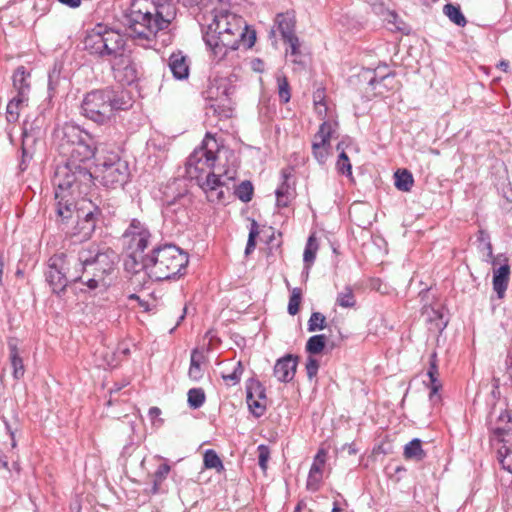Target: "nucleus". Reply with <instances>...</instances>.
Listing matches in <instances>:
<instances>
[{
	"label": "nucleus",
	"mask_w": 512,
	"mask_h": 512,
	"mask_svg": "<svg viewBox=\"0 0 512 512\" xmlns=\"http://www.w3.org/2000/svg\"><path fill=\"white\" fill-rule=\"evenodd\" d=\"M118 262L117 253L105 244L89 243L77 251L51 256L45 272L46 281L55 294L64 292L69 282H81L89 290L106 286Z\"/></svg>",
	"instance_id": "nucleus-1"
},
{
	"label": "nucleus",
	"mask_w": 512,
	"mask_h": 512,
	"mask_svg": "<svg viewBox=\"0 0 512 512\" xmlns=\"http://www.w3.org/2000/svg\"><path fill=\"white\" fill-rule=\"evenodd\" d=\"M96 148L92 138L60 153L65 160L56 166L53 185L55 187L56 214L69 218L75 210V192L81 186L88 187L94 179L91 172Z\"/></svg>",
	"instance_id": "nucleus-2"
},
{
	"label": "nucleus",
	"mask_w": 512,
	"mask_h": 512,
	"mask_svg": "<svg viewBox=\"0 0 512 512\" xmlns=\"http://www.w3.org/2000/svg\"><path fill=\"white\" fill-rule=\"evenodd\" d=\"M176 17L175 5L167 0H133L128 16L130 35L150 43Z\"/></svg>",
	"instance_id": "nucleus-3"
},
{
	"label": "nucleus",
	"mask_w": 512,
	"mask_h": 512,
	"mask_svg": "<svg viewBox=\"0 0 512 512\" xmlns=\"http://www.w3.org/2000/svg\"><path fill=\"white\" fill-rule=\"evenodd\" d=\"M188 262L187 253L167 244L154 248L151 255L140 256L137 269L146 270L149 277L156 281H164L183 275Z\"/></svg>",
	"instance_id": "nucleus-4"
},
{
	"label": "nucleus",
	"mask_w": 512,
	"mask_h": 512,
	"mask_svg": "<svg viewBox=\"0 0 512 512\" xmlns=\"http://www.w3.org/2000/svg\"><path fill=\"white\" fill-rule=\"evenodd\" d=\"M131 105V99L125 92L106 88L87 93L81 109L86 118L105 124L112 119L115 111L126 110Z\"/></svg>",
	"instance_id": "nucleus-5"
},
{
	"label": "nucleus",
	"mask_w": 512,
	"mask_h": 512,
	"mask_svg": "<svg viewBox=\"0 0 512 512\" xmlns=\"http://www.w3.org/2000/svg\"><path fill=\"white\" fill-rule=\"evenodd\" d=\"M229 29L220 36H208V47L216 62L223 60L229 51H234L240 45L251 48L256 41V32L249 29L240 16L231 17Z\"/></svg>",
	"instance_id": "nucleus-6"
},
{
	"label": "nucleus",
	"mask_w": 512,
	"mask_h": 512,
	"mask_svg": "<svg viewBox=\"0 0 512 512\" xmlns=\"http://www.w3.org/2000/svg\"><path fill=\"white\" fill-rule=\"evenodd\" d=\"M84 49L90 54L114 60L124 53L125 38L105 24H97L86 32Z\"/></svg>",
	"instance_id": "nucleus-7"
},
{
	"label": "nucleus",
	"mask_w": 512,
	"mask_h": 512,
	"mask_svg": "<svg viewBox=\"0 0 512 512\" xmlns=\"http://www.w3.org/2000/svg\"><path fill=\"white\" fill-rule=\"evenodd\" d=\"M84 49L90 54L114 60L124 53L125 38L105 24H97L86 32Z\"/></svg>",
	"instance_id": "nucleus-8"
},
{
	"label": "nucleus",
	"mask_w": 512,
	"mask_h": 512,
	"mask_svg": "<svg viewBox=\"0 0 512 512\" xmlns=\"http://www.w3.org/2000/svg\"><path fill=\"white\" fill-rule=\"evenodd\" d=\"M492 442L497 449V459L501 467L512 473V416L502 411L494 421L490 419Z\"/></svg>",
	"instance_id": "nucleus-9"
},
{
	"label": "nucleus",
	"mask_w": 512,
	"mask_h": 512,
	"mask_svg": "<svg viewBox=\"0 0 512 512\" xmlns=\"http://www.w3.org/2000/svg\"><path fill=\"white\" fill-rule=\"evenodd\" d=\"M207 109L219 118H230L233 114L232 94L234 87L227 78L214 80L207 90Z\"/></svg>",
	"instance_id": "nucleus-10"
},
{
	"label": "nucleus",
	"mask_w": 512,
	"mask_h": 512,
	"mask_svg": "<svg viewBox=\"0 0 512 512\" xmlns=\"http://www.w3.org/2000/svg\"><path fill=\"white\" fill-rule=\"evenodd\" d=\"M129 168L117 154H110L96 166L94 178L110 189L122 187L128 180Z\"/></svg>",
	"instance_id": "nucleus-11"
},
{
	"label": "nucleus",
	"mask_w": 512,
	"mask_h": 512,
	"mask_svg": "<svg viewBox=\"0 0 512 512\" xmlns=\"http://www.w3.org/2000/svg\"><path fill=\"white\" fill-rule=\"evenodd\" d=\"M101 211L90 200L75 202V210L71 217L62 218L57 214L58 219L63 224H68L74 217L77 219L74 235L81 236L82 239H89L95 231L97 221Z\"/></svg>",
	"instance_id": "nucleus-12"
},
{
	"label": "nucleus",
	"mask_w": 512,
	"mask_h": 512,
	"mask_svg": "<svg viewBox=\"0 0 512 512\" xmlns=\"http://www.w3.org/2000/svg\"><path fill=\"white\" fill-rule=\"evenodd\" d=\"M218 149L216 139L207 133L202 145L196 148L188 157L186 168L191 177H198L214 167L216 161L215 151Z\"/></svg>",
	"instance_id": "nucleus-13"
},
{
	"label": "nucleus",
	"mask_w": 512,
	"mask_h": 512,
	"mask_svg": "<svg viewBox=\"0 0 512 512\" xmlns=\"http://www.w3.org/2000/svg\"><path fill=\"white\" fill-rule=\"evenodd\" d=\"M123 237L129 240L130 248L134 249L133 253L130 255L132 265L130 266V261L127 260L125 266L127 269L132 268L134 272H138V260H140V256H143L142 253L151 242V233L142 222L137 219H132Z\"/></svg>",
	"instance_id": "nucleus-14"
},
{
	"label": "nucleus",
	"mask_w": 512,
	"mask_h": 512,
	"mask_svg": "<svg viewBox=\"0 0 512 512\" xmlns=\"http://www.w3.org/2000/svg\"><path fill=\"white\" fill-rule=\"evenodd\" d=\"M235 175V170H226L223 174L208 173L206 180L201 184L208 201L221 202L225 198L224 186L227 185V181H233Z\"/></svg>",
	"instance_id": "nucleus-15"
},
{
	"label": "nucleus",
	"mask_w": 512,
	"mask_h": 512,
	"mask_svg": "<svg viewBox=\"0 0 512 512\" xmlns=\"http://www.w3.org/2000/svg\"><path fill=\"white\" fill-rule=\"evenodd\" d=\"M112 69L115 78L123 84H132L138 78L137 63L124 53L113 60Z\"/></svg>",
	"instance_id": "nucleus-16"
},
{
	"label": "nucleus",
	"mask_w": 512,
	"mask_h": 512,
	"mask_svg": "<svg viewBox=\"0 0 512 512\" xmlns=\"http://www.w3.org/2000/svg\"><path fill=\"white\" fill-rule=\"evenodd\" d=\"M58 137L60 139L59 149L60 153H66V150L83 143L91 137L83 132L78 126L73 124H64L59 131Z\"/></svg>",
	"instance_id": "nucleus-17"
},
{
	"label": "nucleus",
	"mask_w": 512,
	"mask_h": 512,
	"mask_svg": "<svg viewBox=\"0 0 512 512\" xmlns=\"http://www.w3.org/2000/svg\"><path fill=\"white\" fill-rule=\"evenodd\" d=\"M236 14L228 11H220L215 13L212 22L208 24L206 31L204 32L203 39L208 46V36H220V33L226 32L228 26L231 24L230 18L236 17Z\"/></svg>",
	"instance_id": "nucleus-18"
},
{
	"label": "nucleus",
	"mask_w": 512,
	"mask_h": 512,
	"mask_svg": "<svg viewBox=\"0 0 512 512\" xmlns=\"http://www.w3.org/2000/svg\"><path fill=\"white\" fill-rule=\"evenodd\" d=\"M298 358L288 354L277 360L274 366V375L280 382H290L296 373Z\"/></svg>",
	"instance_id": "nucleus-19"
},
{
	"label": "nucleus",
	"mask_w": 512,
	"mask_h": 512,
	"mask_svg": "<svg viewBox=\"0 0 512 512\" xmlns=\"http://www.w3.org/2000/svg\"><path fill=\"white\" fill-rule=\"evenodd\" d=\"M326 461V452L319 450L314 457V461L311 465L308 479L307 488L312 491H316L319 488V484L322 480V471Z\"/></svg>",
	"instance_id": "nucleus-20"
},
{
	"label": "nucleus",
	"mask_w": 512,
	"mask_h": 512,
	"mask_svg": "<svg viewBox=\"0 0 512 512\" xmlns=\"http://www.w3.org/2000/svg\"><path fill=\"white\" fill-rule=\"evenodd\" d=\"M168 66L174 78L183 80L189 76L188 58L182 51L173 52L168 59Z\"/></svg>",
	"instance_id": "nucleus-21"
},
{
	"label": "nucleus",
	"mask_w": 512,
	"mask_h": 512,
	"mask_svg": "<svg viewBox=\"0 0 512 512\" xmlns=\"http://www.w3.org/2000/svg\"><path fill=\"white\" fill-rule=\"evenodd\" d=\"M436 358V353H433L430 357V366L427 371V376L429 377L430 380V383L428 385V387L430 388L429 399L434 404L440 401V395L438 394V392L442 388V384L438 379L439 371L436 364Z\"/></svg>",
	"instance_id": "nucleus-22"
},
{
	"label": "nucleus",
	"mask_w": 512,
	"mask_h": 512,
	"mask_svg": "<svg viewBox=\"0 0 512 512\" xmlns=\"http://www.w3.org/2000/svg\"><path fill=\"white\" fill-rule=\"evenodd\" d=\"M507 262V259H504ZM510 276V266L504 263L493 271V289L497 293L499 299L505 295Z\"/></svg>",
	"instance_id": "nucleus-23"
},
{
	"label": "nucleus",
	"mask_w": 512,
	"mask_h": 512,
	"mask_svg": "<svg viewBox=\"0 0 512 512\" xmlns=\"http://www.w3.org/2000/svg\"><path fill=\"white\" fill-rule=\"evenodd\" d=\"M275 22L284 41L296 36V20L294 15L289 13H280L276 16Z\"/></svg>",
	"instance_id": "nucleus-24"
},
{
	"label": "nucleus",
	"mask_w": 512,
	"mask_h": 512,
	"mask_svg": "<svg viewBox=\"0 0 512 512\" xmlns=\"http://www.w3.org/2000/svg\"><path fill=\"white\" fill-rule=\"evenodd\" d=\"M477 248L482 253L483 260L492 265H496L497 259L500 257H494L490 236L484 230H479L477 234Z\"/></svg>",
	"instance_id": "nucleus-25"
},
{
	"label": "nucleus",
	"mask_w": 512,
	"mask_h": 512,
	"mask_svg": "<svg viewBox=\"0 0 512 512\" xmlns=\"http://www.w3.org/2000/svg\"><path fill=\"white\" fill-rule=\"evenodd\" d=\"M9 358L13 369V377L16 380L21 379L24 376L25 368L23 360L19 355L16 340L10 339L8 341Z\"/></svg>",
	"instance_id": "nucleus-26"
},
{
	"label": "nucleus",
	"mask_w": 512,
	"mask_h": 512,
	"mask_svg": "<svg viewBox=\"0 0 512 512\" xmlns=\"http://www.w3.org/2000/svg\"><path fill=\"white\" fill-rule=\"evenodd\" d=\"M28 98H24L23 94L21 96H14L8 103L6 108V119L10 123H15L18 121L20 116V110L27 105Z\"/></svg>",
	"instance_id": "nucleus-27"
},
{
	"label": "nucleus",
	"mask_w": 512,
	"mask_h": 512,
	"mask_svg": "<svg viewBox=\"0 0 512 512\" xmlns=\"http://www.w3.org/2000/svg\"><path fill=\"white\" fill-rule=\"evenodd\" d=\"M29 73L26 72L23 66L18 67L13 74V86L17 90V96L23 94L24 98H28L30 85L27 82Z\"/></svg>",
	"instance_id": "nucleus-28"
},
{
	"label": "nucleus",
	"mask_w": 512,
	"mask_h": 512,
	"mask_svg": "<svg viewBox=\"0 0 512 512\" xmlns=\"http://www.w3.org/2000/svg\"><path fill=\"white\" fill-rule=\"evenodd\" d=\"M204 360L203 354L198 350L194 349L190 356V367L188 370V376L193 381H199L203 377V369L201 367Z\"/></svg>",
	"instance_id": "nucleus-29"
},
{
	"label": "nucleus",
	"mask_w": 512,
	"mask_h": 512,
	"mask_svg": "<svg viewBox=\"0 0 512 512\" xmlns=\"http://www.w3.org/2000/svg\"><path fill=\"white\" fill-rule=\"evenodd\" d=\"M403 454L406 459L416 461H421L426 456V453L422 449V442L418 438H414L405 445Z\"/></svg>",
	"instance_id": "nucleus-30"
},
{
	"label": "nucleus",
	"mask_w": 512,
	"mask_h": 512,
	"mask_svg": "<svg viewBox=\"0 0 512 512\" xmlns=\"http://www.w3.org/2000/svg\"><path fill=\"white\" fill-rule=\"evenodd\" d=\"M444 14L452 21L454 24L464 27L467 23V20L459 6H455L451 3H448L443 8Z\"/></svg>",
	"instance_id": "nucleus-31"
},
{
	"label": "nucleus",
	"mask_w": 512,
	"mask_h": 512,
	"mask_svg": "<svg viewBox=\"0 0 512 512\" xmlns=\"http://www.w3.org/2000/svg\"><path fill=\"white\" fill-rule=\"evenodd\" d=\"M413 183V176L409 171L402 170L395 173V186L397 189L408 192L411 190Z\"/></svg>",
	"instance_id": "nucleus-32"
},
{
	"label": "nucleus",
	"mask_w": 512,
	"mask_h": 512,
	"mask_svg": "<svg viewBox=\"0 0 512 512\" xmlns=\"http://www.w3.org/2000/svg\"><path fill=\"white\" fill-rule=\"evenodd\" d=\"M336 304L342 308H352L356 305L355 295L350 286H345L344 289L337 294Z\"/></svg>",
	"instance_id": "nucleus-33"
},
{
	"label": "nucleus",
	"mask_w": 512,
	"mask_h": 512,
	"mask_svg": "<svg viewBox=\"0 0 512 512\" xmlns=\"http://www.w3.org/2000/svg\"><path fill=\"white\" fill-rule=\"evenodd\" d=\"M317 250H318L317 240L313 235H311L307 240L304 254H303V261H304L305 267L307 269H309L310 266L312 265V263L314 262V260L316 258Z\"/></svg>",
	"instance_id": "nucleus-34"
},
{
	"label": "nucleus",
	"mask_w": 512,
	"mask_h": 512,
	"mask_svg": "<svg viewBox=\"0 0 512 512\" xmlns=\"http://www.w3.org/2000/svg\"><path fill=\"white\" fill-rule=\"evenodd\" d=\"M327 337L324 334L311 336L306 343V351L310 354L321 353L326 345Z\"/></svg>",
	"instance_id": "nucleus-35"
},
{
	"label": "nucleus",
	"mask_w": 512,
	"mask_h": 512,
	"mask_svg": "<svg viewBox=\"0 0 512 512\" xmlns=\"http://www.w3.org/2000/svg\"><path fill=\"white\" fill-rule=\"evenodd\" d=\"M204 466L207 469H215L217 472L224 470V465L218 454L213 449H208L203 457Z\"/></svg>",
	"instance_id": "nucleus-36"
},
{
	"label": "nucleus",
	"mask_w": 512,
	"mask_h": 512,
	"mask_svg": "<svg viewBox=\"0 0 512 512\" xmlns=\"http://www.w3.org/2000/svg\"><path fill=\"white\" fill-rule=\"evenodd\" d=\"M332 134V125L324 121L320 127L318 132L314 135L312 143H317L321 145H330V138Z\"/></svg>",
	"instance_id": "nucleus-37"
},
{
	"label": "nucleus",
	"mask_w": 512,
	"mask_h": 512,
	"mask_svg": "<svg viewBox=\"0 0 512 512\" xmlns=\"http://www.w3.org/2000/svg\"><path fill=\"white\" fill-rule=\"evenodd\" d=\"M251 397L266 400L265 388L259 381L253 379L247 383L246 387V398Z\"/></svg>",
	"instance_id": "nucleus-38"
},
{
	"label": "nucleus",
	"mask_w": 512,
	"mask_h": 512,
	"mask_svg": "<svg viewBox=\"0 0 512 512\" xmlns=\"http://www.w3.org/2000/svg\"><path fill=\"white\" fill-rule=\"evenodd\" d=\"M425 313L428 314V319L432 325L430 329L442 331L446 325L447 321L444 320L442 313L439 310L431 308L430 310L426 309Z\"/></svg>",
	"instance_id": "nucleus-39"
},
{
	"label": "nucleus",
	"mask_w": 512,
	"mask_h": 512,
	"mask_svg": "<svg viewBox=\"0 0 512 512\" xmlns=\"http://www.w3.org/2000/svg\"><path fill=\"white\" fill-rule=\"evenodd\" d=\"M285 42L287 44H289L288 51H289L290 55L294 57L292 59V61L296 64L303 65L304 64V60H303L304 55L302 54V52L300 50L301 45H300L299 38L297 36H295L293 38L286 40Z\"/></svg>",
	"instance_id": "nucleus-40"
},
{
	"label": "nucleus",
	"mask_w": 512,
	"mask_h": 512,
	"mask_svg": "<svg viewBox=\"0 0 512 512\" xmlns=\"http://www.w3.org/2000/svg\"><path fill=\"white\" fill-rule=\"evenodd\" d=\"M35 143L33 135L29 134L27 128L24 127L22 134V158L23 162L26 158L31 159L33 155L32 145Z\"/></svg>",
	"instance_id": "nucleus-41"
},
{
	"label": "nucleus",
	"mask_w": 512,
	"mask_h": 512,
	"mask_svg": "<svg viewBox=\"0 0 512 512\" xmlns=\"http://www.w3.org/2000/svg\"><path fill=\"white\" fill-rule=\"evenodd\" d=\"M235 195L242 202H249L253 196V185L250 181H243L235 189Z\"/></svg>",
	"instance_id": "nucleus-42"
},
{
	"label": "nucleus",
	"mask_w": 512,
	"mask_h": 512,
	"mask_svg": "<svg viewBox=\"0 0 512 512\" xmlns=\"http://www.w3.org/2000/svg\"><path fill=\"white\" fill-rule=\"evenodd\" d=\"M205 402V393L201 388H192L188 391V404L191 408H200Z\"/></svg>",
	"instance_id": "nucleus-43"
},
{
	"label": "nucleus",
	"mask_w": 512,
	"mask_h": 512,
	"mask_svg": "<svg viewBox=\"0 0 512 512\" xmlns=\"http://www.w3.org/2000/svg\"><path fill=\"white\" fill-rule=\"evenodd\" d=\"M337 150H341L338 160H337V164H336L338 171L342 174L351 175L352 174L351 163H350V160H349L347 154L342 149V143H339L337 145Z\"/></svg>",
	"instance_id": "nucleus-44"
},
{
	"label": "nucleus",
	"mask_w": 512,
	"mask_h": 512,
	"mask_svg": "<svg viewBox=\"0 0 512 512\" xmlns=\"http://www.w3.org/2000/svg\"><path fill=\"white\" fill-rule=\"evenodd\" d=\"M326 327V317L320 312H313L308 320L307 330L314 332Z\"/></svg>",
	"instance_id": "nucleus-45"
},
{
	"label": "nucleus",
	"mask_w": 512,
	"mask_h": 512,
	"mask_svg": "<svg viewBox=\"0 0 512 512\" xmlns=\"http://www.w3.org/2000/svg\"><path fill=\"white\" fill-rule=\"evenodd\" d=\"M278 96L282 103H288L291 98L290 85L285 76L277 77Z\"/></svg>",
	"instance_id": "nucleus-46"
},
{
	"label": "nucleus",
	"mask_w": 512,
	"mask_h": 512,
	"mask_svg": "<svg viewBox=\"0 0 512 512\" xmlns=\"http://www.w3.org/2000/svg\"><path fill=\"white\" fill-rule=\"evenodd\" d=\"M301 298H302L301 289L300 288H294L292 290L291 295H290L289 303H288V307H287L288 313L290 315L294 316V315H296L299 312Z\"/></svg>",
	"instance_id": "nucleus-47"
},
{
	"label": "nucleus",
	"mask_w": 512,
	"mask_h": 512,
	"mask_svg": "<svg viewBox=\"0 0 512 512\" xmlns=\"http://www.w3.org/2000/svg\"><path fill=\"white\" fill-rule=\"evenodd\" d=\"M246 401L250 411L254 416L261 417L264 414L266 406L264 403H262V401H264L263 399L251 397L250 399L246 398Z\"/></svg>",
	"instance_id": "nucleus-48"
},
{
	"label": "nucleus",
	"mask_w": 512,
	"mask_h": 512,
	"mask_svg": "<svg viewBox=\"0 0 512 512\" xmlns=\"http://www.w3.org/2000/svg\"><path fill=\"white\" fill-rule=\"evenodd\" d=\"M330 145H319L317 143H312V151L315 159L320 163L324 164L327 160L329 154Z\"/></svg>",
	"instance_id": "nucleus-49"
},
{
	"label": "nucleus",
	"mask_w": 512,
	"mask_h": 512,
	"mask_svg": "<svg viewBox=\"0 0 512 512\" xmlns=\"http://www.w3.org/2000/svg\"><path fill=\"white\" fill-rule=\"evenodd\" d=\"M258 234H259L258 225H257L256 221H253L251 223V228L249 231L248 241H247V245H246V249H245L246 254H250L255 249V246H256L255 238L258 236Z\"/></svg>",
	"instance_id": "nucleus-50"
},
{
	"label": "nucleus",
	"mask_w": 512,
	"mask_h": 512,
	"mask_svg": "<svg viewBox=\"0 0 512 512\" xmlns=\"http://www.w3.org/2000/svg\"><path fill=\"white\" fill-rule=\"evenodd\" d=\"M257 450H258V464L262 470H266L267 462L270 457V449L268 446L261 444L258 446Z\"/></svg>",
	"instance_id": "nucleus-51"
},
{
	"label": "nucleus",
	"mask_w": 512,
	"mask_h": 512,
	"mask_svg": "<svg viewBox=\"0 0 512 512\" xmlns=\"http://www.w3.org/2000/svg\"><path fill=\"white\" fill-rule=\"evenodd\" d=\"M319 361L313 357H308L306 363V372L309 379L315 377L318 373Z\"/></svg>",
	"instance_id": "nucleus-52"
},
{
	"label": "nucleus",
	"mask_w": 512,
	"mask_h": 512,
	"mask_svg": "<svg viewBox=\"0 0 512 512\" xmlns=\"http://www.w3.org/2000/svg\"><path fill=\"white\" fill-rule=\"evenodd\" d=\"M393 76L394 74L390 72L386 74H379L378 72H376L375 75L371 77L368 82L373 89H377V85L389 80Z\"/></svg>",
	"instance_id": "nucleus-53"
},
{
	"label": "nucleus",
	"mask_w": 512,
	"mask_h": 512,
	"mask_svg": "<svg viewBox=\"0 0 512 512\" xmlns=\"http://www.w3.org/2000/svg\"><path fill=\"white\" fill-rule=\"evenodd\" d=\"M171 468L168 464L164 463V464H161L155 474H154V480H157L159 482H163L166 477L168 476L169 472H170Z\"/></svg>",
	"instance_id": "nucleus-54"
},
{
	"label": "nucleus",
	"mask_w": 512,
	"mask_h": 512,
	"mask_svg": "<svg viewBox=\"0 0 512 512\" xmlns=\"http://www.w3.org/2000/svg\"><path fill=\"white\" fill-rule=\"evenodd\" d=\"M148 415L153 425L160 427L163 424V419L160 418L161 410L158 407H151Z\"/></svg>",
	"instance_id": "nucleus-55"
},
{
	"label": "nucleus",
	"mask_w": 512,
	"mask_h": 512,
	"mask_svg": "<svg viewBox=\"0 0 512 512\" xmlns=\"http://www.w3.org/2000/svg\"><path fill=\"white\" fill-rule=\"evenodd\" d=\"M186 7H198L203 9L208 7L211 0H179Z\"/></svg>",
	"instance_id": "nucleus-56"
},
{
	"label": "nucleus",
	"mask_w": 512,
	"mask_h": 512,
	"mask_svg": "<svg viewBox=\"0 0 512 512\" xmlns=\"http://www.w3.org/2000/svg\"><path fill=\"white\" fill-rule=\"evenodd\" d=\"M275 194H276L277 206L278 207H287L292 196L282 194V190H276Z\"/></svg>",
	"instance_id": "nucleus-57"
},
{
	"label": "nucleus",
	"mask_w": 512,
	"mask_h": 512,
	"mask_svg": "<svg viewBox=\"0 0 512 512\" xmlns=\"http://www.w3.org/2000/svg\"><path fill=\"white\" fill-rule=\"evenodd\" d=\"M282 176H283V182H282V184L276 190H282V194L291 195L292 196V192L290 190V186L287 183L288 174H286V172L283 171L282 172Z\"/></svg>",
	"instance_id": "nucleus-58"
},
{
	"label": "nucleus",
	"mask_w": 512,
	"mask_h": 512,
	"mask_svg": "<svg viewBox=\"0 0 512 512\" xmlns=\"http://www.w3.org/2000/svg\"><path fill=\"white\" fill-rule=\"evenodd\" d=\"M314 105L325 103V91L324 89H317L313 94Z\"/></svg>",
	"instance_id": "nucleus-59"
},
{
	"label": "nucleus",
	"mask_w": 512,
	"mask_h": 512,
	"mask_svg": "<svg viewBox=\"0 0 512 512\" xmlns=\"http://www.w3.org/2000/svg\"><path fill=\"white\" fill-rule=\"evenodd\" d=\"M4 423H5L6 430L11 437V447L15 448L17 446V442L15 439V432L6 420H4Z\"/></svg>",
	"instance_id": "nucleus-60"
},
{
	"label": "nucleus",
	"mask_w": 512,
	"mask_h": 512,
	"mask_svg": "<svg viewBox=\"0 0 512 512\" xmlns=\"http://www.w3.org/2000/svg\"><path fill=\"white\" fill-rule=\"evenodd\" d=\"M222 378L225 382H231L233 385L240 382L238 375L234 372L227 374V375H223Z\"/></svg>",
	"instance_id": "nucleus-61"
},
{
	"label": "nucleus",
	"mask_w": 512,
	"mask_h": 512,
	"mask_svg": "<svg viewBox=\"0 0 512 512\" xmlns=\"http://www.w3.org/2000/svg\"><path fill=\"white\" fill-rule=\"evenodd\" d=\"M315 106V111L316 113L318 114V116L320 117H324L327 113V106H326V103H323V104H316L314 105Z\"/></svg>",
	"instance_id": "nucleus-62"
},
{
	"label": "nucleus",
	"mask_w": 512,
	"mask_h": 512,
	"mask_svg": "<svg viewBox=\"0 0 512 512\" xmlns=\"http://www.w3.org/2000/svg\"><path fill=\"white\" fill-rule=\"evenodd\" d=\"M60 3L71 8H77L81 5V0H58Z\"/></svg>",
	"instance_id": "nucleus-63"
},
{
	"label": "nucleus",
	"mask_w": 512,
	"mask_h": 512,
	"mask_svg": "<svg viewBox=\"0 0 512 512\" xmlns=\"http://www.w3.org/2000/svg\"><path fill=\"white\" fill-rule=\"evenodd\" d=\"M506 369L510 379L512 380V353L507 356Z\"/></svg>",
	"instance_id": "nucleus-64"
}]
</instances>
